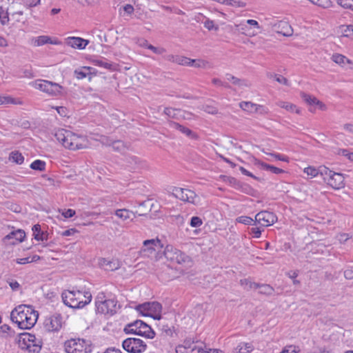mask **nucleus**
Returning <instances> with one entry per match:
<instances>
[{
    "mask_svg": "<svg viewBox=\"0 0 353 353\" xmlns=\"http://www.w3.org/2000/svg\"><path fill=\"white\" fill-rule=\"evenodd\" d=\"M38 315V312L31 306L20 305L12 310L10 319L19 328L28 330L35 325Z\"/></svg>",
    "mask_w": 353,
    "mask_h": 353,
    "instance_id": "f257e3e1",
    "label": "nucleus"
},
{
    "mask_svg": "<svg viewBox=\"0 0 353 353\" xmlns=\"http://www.w3.org/2000/svg\"><path fill=\"white\" fill-rule=\"evenodd\" d=\"M54 137L65 148L72 150L82 148L80 138L70 130L58 129L54 132Z\"/></svg>",
    "mask_w": 353,
    "mask_h": 353,
    "instance_id": "f03ea898",
    "label": "nucleus"
},
{
    "mask_svg": "<svg viewBox=\"0 0 353 353\" xmlns=\"http://www.w3.org/2000/svg\"><path fill=\"white\" fill-rule=\"evenodd\" d=\"M63 303L74 309L83 307V292L79 290H64L61 294Z\"/></svg>",
    "mask_w": 353,
    "mask_h": 353,
    "instance_id": "7ed1b4c3",
    "label": "nucleus"
},
{
    "mask_svg": "<svg viewBox=\"0 0 353 353\" xmlns=\"http://www.w3.org/2000/svg\"><path fill=\"white\" fill-rule=\"evenodd\" d=\"M64 347L67 353H90L92 351L90 341L80 339L68 340Z\"/></svg>",
    "mask_w": 353,
    "mask_h": 353,
    "instance_id": "20e7f679",
    "label": "nucleus"
},
{
    "mask_svg": "<svg viewBox=\"0 0 353 353\" xmlns=\"http://www.w3.org/2000/svg\"><path fill=\"white\" fill-rule=\"evenodd\" d=\"M135 309L143 316H150L154 319H161L162 306L159 302H145L137 305Z\"/></svg>",
    "mask_w": 353,
    "mask_h": 353,
    "instance_id": "39448f33",
    "label": "nucleus"
},
{
    "mask_svg": "<svg viewBox=\"0 0 353 353\" xmlns=\"http://www.w3.org/2000/svg\"><path fill=\"white\" fill-rule=\"evenodd\" d=\"M19 345L22 350H26L32 353H39L41 348L39 341L37 342L36 336L26 332L20 334Z\"/></svg>",
    "mask_w": 353,
    "mask_h": 353,
    "instance_id": "423d86ee",
    "label": "nucleus"
},
{
    "mask_svg": "<svg viewBox=\"0 0 353 353\" xmlns=\"http://www.w3.org/2000/svg\"><path fill=\"white\" fill-rule=\"evenodd\" d=\"M35 88L52 96L61 95L63 89L59 83L47 80L36 81Z\"/></svg>",
    "mask_w": 353,
    "mask_h": 353,
    "instance_id": "0eeeda50",
    "label": "nucleus"
},
{
    "mask_svg": "<svg viewBox=\"0 0 353 353\" xmlns=\"http://www.w3.org/2000/svg\"><path fill=\"white\" fill-rule=\"evenodd\" d=\"M122 346L130 353H141L145 350L147 345L140 339L128 338L123 341Z\"/></svg>",
    "mask_w": 353,
    "mask_h": 353,
    "instance_id": "6e6552de",
    "label": "nucleus"
},
{
    "mask_svg": "<svg viewBox=\"0 0 353 353\" xmlns=\"http://www.w3.org/2000/svg\"><path fill=\"white\" fill-rule=\"evenodd\" d=\"M164 256L172 262H175L178 264L185 262L187 256L182 253L180 250L174 248L171 245H168L164 251Z\"/></svg>",
    "mask_w": 353,
    "mask_h": 353,
    "instance_id": "1a4fd4ad",
    "label": "nucleus"
},
{
    "mask_svg": "<svg viewBox=\"0 0 353 353\" xmlns=\"http://www.w3.org/2000/svg\"><path fill=\"white\" fill-rule=\"evenodd\" d=\"M118 307L114 299L101 300L96 303L97 312L101 314L113 315Z\"/></svg>",
    "mask_w": 353,
    "mask_h": 353,
    "instance_id": "9d476101",
    "label": "nucleus"
},
{
    "mask_svg": "<svg viewBox=\"0 0 353 353\" xmlns=\"http://www.w3.org/2000/svg\"><path fill=\"white\" fill-rule=\"evenodd\" d=\"M172 191L173 195L181 201H187L193 204H195L197 202L196 194L192 190L175 187Z\"/></svg>",
    "mask_w": 353,
    "mask_h": 353,
    "instance_id": "9b49d317",
    "label": "nucleus"
},
{
    "mask_svg": "<svg viewBox=\"0 0 353 353\" xmlns=\"http://www.w3.org/2000/svg\"><path fill=\"white\" fill-rule=\"evenodd\" d=\"M277 220L276 216L269 211H261L255 216V221L263 227L272 225Z\"/></svg>",
    "mask_w": 353,
    "mask_h": 353,
    "instance_id": "f8f14e48",
    "label": "nucleus"
},
{
    "mask_svg": "<svg viewBox=\"0 0 353 353\" xmlns=\"http://www.w3.org/2000/svg\"><path fill=\"white\" fill-rule=\"evenodd\" d=\"M273 31L284 37H290L293 34V29L288 21H279L270 23Z\"/></svg>",
    "mask_w": 353,
    "mask_h": 353,
    "instance_id": "ddd939ff",
    "label": "nucleus"
},
{
    "mask_svg": "<svg viewBox=\"0 0 353 353\" xmlns=\"http://www.w3.org/2000/svg\"><path fill=\"white\" fill-rule=\"evenodd\" d=\"M44 327L48 332L58 331L61 327V315H53L46 319L44 322Z\"/></svg>",
    "mask_w": 353,
    "mask_h": 353,
    "instance_id": "4468645a",
    "label": "nucleus"
},
{
    "mask_svg": "<svg viewBox=\"0 0 353 353\" xmlns=\"http://www.w3.org/2000/svg\"><path fill=\"white\" fill-rule=\"evenodd\" d=\"M241 285L249 284L250 288H259V293L261 294L270 296L273 294L274 292V288L268 284L259 285V283L250 282L247 279L241 280Z\"/></svg>",
    "mask_w": 353,
    "mask_h": 353,
    "instance_id": "2eb2a0df",
    "label": "nucleus"
},
{
    "mask_svg": "<svg viewBox=\"0 0 353 353\" xmlns=\"http://www.w3.org/2000/svg\"><path fill=\"white\" fill-rule=\"evenodd\" d=\"M168 125L170 128L179 131L181 133L185 134L192 139L196 140L199 139V136L196 133L193 132L190 128L179 124V123L172 121H168Z\"/></svg>",
    "mask_w": 353,
    "mask_h": 353,
    "instance_id": "dca6fc26",
    "label": "nucleus"
},
{
    "mask_svg": "<svg viewBox=\"0 0 353 353\" xmlns=\"http://www.w3.org/2000/svg\"><path fill=\"white\" fill-rule=\"evenodd\" d=\"M65 43L73 48L83 50L89 43V41L81 37H72L66 39Z\"/></svg>",
    "mask_w": 353,
    "mask_h": 353,
    "instance_id": "f3484780",
    "label": "nucleus"
},
{
    "mask_svg": "<svg viewBox=\"0 0 353 353\" xmlns=\"http://www.w3.org/2000/svg\"><path fill=\"white\" fill-rule=\"evenodd\" d=\"M344 176L338 172H333L330 178H328L327 184L334 189H340L344 187Z\"/></svg>",
    "mask_w": 353,
    "mask_h": 353,
    "instance_id": "a211bd4d",
    "label": "nucleus"
},
{
    "mask_svg": "<svg viewBox=\"0 0 353 353\" xmlns=\"http://www.w3.org/2000/svg\"><path fill=\"white\" fill-rule=\"evenodd\" d=\"M162 247L163 245L159 239L145 240L143 242V246L141 249V252L143 253L148 252V254H151L152 251H155L157 248H161Z\"/></svg>",
    "mask_w": 353,
    "mask_h": 353,
    "instance_id": "6ab92c4d",
    "label": "nucleus"
},
{
    "mask_svg": "<svg viewBox=\"0 0 353 353\" xmlns=\"http://www.w3.org/2000/svg\"><path fill=\"white\" fill-rule=\"evenodd\" d=\"M26 237V233L22 230H17L15 231H12L10 233H9L8 235H6L4 237V241H8L10 239H14L12 242H10L11 244L15 245L18 243L22 242Z\"/></svg>",
    "mask_w": 353,
    "mask_h": 353,
    "instance_id": "aec40b11",
    "label": "nucleus"
},
{
    "mask_svg": "<svg viewBox=\"0 0 353 353\" xmlns=\"http://www.w3.org/2000/svg\"><path fill=\"white\" fill-rule=\"evenodd\" d=\"M164 114L168 117L172 119H179L180 118L185 119L187 114L186 112L181 110V109H175L172 108H165L164 109ZM188 115H191V113H188Z\"/></svg>",
    "mask_w": 353,
    "mask_h": 353,
    "instance_id": "412c9836",
    "label": "nucleus"
},
{
    "mask_svg": "<svg viewBox=\"0 0 353 353\" xmlns=\"http://www.w3.org/2000/svg\"><path fill=\"white\" fill-rule=\"evenodd\" d=\"M332 60L341 67H344L346 64H348L349 69L353 70V61L343 54H334L332 57Z\"/></svg>",
    "mask_w": 353,
    "mask_h": 353,
    "instance_id": "4be33fe9",
    "label": "nucleus"
},
{
    "mask_svg": "<svg viewBox=\"0 0 353 353\" xmlns=\"http://www.w3.org/2000/svg\"><path fill=\"white\" fill-rule=\"evenodd\" d=\"M140 325L141 326L140 329H139V336L150 339H153L155 336L156 334L150 325H148L143 321L140 322Z\"/></svg>",
    "mask_w": 353,
    "mask_h": 353,
    "instance_id": "5701e85b",
    "label": "nucleus"
},
{
    "mask_svg": "<svg viewBox=\"0 0 353 353\" xmlns=\"http://www.w3.org/2000/svg\"><path fill=\"white\" fill-rule=\"evenodd\" d=\"M226 77L228 81L232 82V84L239 86V88H250L251 86L250 82L247 79H239L230 74H227Z\"/></svg>",
    "mask_w": 353,
    "mask_h": 353,
    "instance_id": "b1692460",
    "label": "nucleus"
},
{
    "mask_svg": "<svg viewBox=\"0 0 353 353\" xmlns=\"http://www.w3.org/2000/svg\"><path fill=\"white\" fill-rule=\"evenodd\" d=\"M239 107L244 111L253 113L257 112L261 109H263V106L254 103L250 101H242L239 103Z\"/></svg>",
    "mask_w": 353,
    "mask_h": 353,
    "instance_id": "393cba45",
    "label": "nucleus"
},
{
    "mask_svg": "<svg viewBox=\"0 0 353 353\" xmlns=\"http://www.w3.org/2000/svg\"><path fill=\"white\" fill-rule=\"evenodd\" d=\"M34 238L37 241H46L48 238V234L46 232L41 231V225L36 224L32 227Z\"/></svg>",
    "mask_w": 353,
    "mask_h": 353,
    "instance_id": "a878e982",
    "label": "nucleus"
},
{
    "mask_svg": "<svg viewBox=\"0 0 353 353\" xmlns=\"http://www.w3.org/2000/svg\"><path fill=\"white\" fill-rule=\"evenodd\" d=\"M140 322H142L141 320H137L132 323H128L125 327L123 331L126 334H134L137 335H139V329L141 327Z\"/></svg>",
    "mask_w": 353,
    "mask_h": 353,
    "instance_id": "bb28decb",
    "label": "nucleus"
},
{
    "mask_svg": "<svg viewBox=\"0 0 353 353\" xmlns=\"http://www.w3.org/2000/svg\"><path fill=\"white\" fill-rule=\"evenodd\" d=\"M254 349L252 343L241 342L234 349V353H251Z\"/></svg>",
    "mask_w": 353,
    "mask_h": 353,
    "instance_id": "cd10ccee",
    "label": "nucleus"
},
{
    "mask_svg": "<svg viewBox=\"0 0 353 353\" xmlns=\"http://www.w3.org/2000/svg\"><path fill=\"white\" fill-rule=\"evenodd\" d=\"M32 43L34 46H41L46 43L56 44L57 42H53L51 38L48 36H39L32 39Z\"/></svg>",
    "mask_w": 353,
    "mask_h": 353,
    "instance_id": "c85d7f7f",
    "label": "nucleus"
},
{
    "mask_svg": "<svg viewBox=\"0 0 353 353\" xmlns=\"http://www.w3.org/2000/svg\"><path fill=\"white\" fill-rule=\"evenodd\" d=\"M115 214L123 220H126L128 219H133V218L136 216L134 212L126 209L117 210L115 212Z\"/></svg>",
    "mask_w": 353,
    "mask_h": 353,
    "instance_id": "c756f323",
    "label": "nucleus"
},
{
    "mask_svg": "<svg viewBox=\"0 0 353 353\" xmlns=\"http://www.w3.org/2000/svg\"><path fill=\"white\" fill-rule=\"evenodd\" d=\"M101 264L104 266L107 270L110 271L117 270L120 267L119 262L117 260L108 261L105 259H103Z\"/></svg>",
    "mask_w": 353,
    "mask_h": 353,
    "instance_id": "7c9ffc66",
    "label": "nucleus"
},
{
    "mask_svg": "<svg viewBox=\"0 0 353 353\" xmlns=\"http://www.w3.org/2000/svg\"><path fill=\"white\" fill-rule=\"evenodd\" d=\"M194 62V59H191L190 58H188V57H183V56L176 55V57L175 58V63L179 65H187V66L193 65Z\"/></svg>",
    "mask_w": 353,
    "mask_h": 353,
    "instance_id": "2f4dec72",
    "label": "nucleus"
},
{
    "mask_svg": "<svg viewBox=\"0 0 353 353\" xmlns=\"http://www.w3.org/2000/svg\"><path fill=\"white\" fill-rule=\"evenodd\" d=\"M259 164H260V165L261 166V168L263 170L270 171L272 173H274V174H279L285 172V171L283 170H282L281 168H279L277 167H275L274 165H269V164L265 163L264 162H261V163H259Z\"/></svg>",
    "mask_w": 353,
    "mask_h": 353,
    "instance_id": "473e14b6",
    "label": "nucleus"
},
{
    "mask_svg": "<svg viewBox=\"0 0 353 353\" xmlns=\"http://www.w3.org/2000/svg\"><path fill=\"white\" fill-rule=\"evenodd\" d=\"M152 205H150V201H143L142 203H141L139 204V210L137 211L136 212H134L135 214H137L138 216H144L145 214H147V213L148 212L150 211V206Z\"/></svg>",
    "mask_w": 353,
    "mask_h": 353,
    "instance_id": "72a5a7b5",
    "label": "nucleus"
},
{
    "mask_svg": "<svg viewBox=\"0 0 353 353\" xmlns=\"http://www.w3.org/2000/svg\"><path fill=\"white\" fill-rule=\"evenodd\" d=\"M333 171L330 170L328 168L321 165L319 167V174L323 176L324 181L327 183L328 178H330L333 174Z\"/></svg>",
    "mask_w": 353,
    "mask_h": 353,
    "instance_id": "f704fd0d",
    "label": "nucleus"
},
{
    "mask_svg": "<svg viewBox=\"0 0 353 353\" xmlns=\"http://www.w3.org/2000/svg\"><path fill=\"white\" fill-rule=\"evenodd\" d=\"M223 181L225 183H229L232 186L234 187L236 189H241L242 187L241 183L235 178L228 176H221Z\"/></svg>",
    "mask_w": 353,
    "mask_h": 353,
    "instance_id": "c9c22d12",
    "label": "nucleus"
},
{
    "mask_svg": "<svg viewBox=\"0 0 353 353\" xmlns=\"http://www.w3.org/2000/svg\"><path fill=\"white\" fill-rule=\"evenodd\" d=\"M339 28L343 37L353 38L352 25H343Z\"/></svg>",
    "mask_w": 353,
    "mask_h": 353,
    "instance_id": "e433bc0d",
    "label": "nucleus"
},
{
    "mask_svg": "<svg viewBox=\"0 0 353 353\" xmlns=\"http://www.w3.org/2000/svg\"><path fill=\"white\" fill-rule=\"evenodd\" d=\"M93 63L97 66L104 68L108 70H112V64L110 62L108 61L105 59L101 58L95 59L93 61Z\"/></svg>",
    "mask_w": 353,
    "mask_h": 353,
    "instance_id": "4c0bfd02",
    "label": "nucleus"
},
{
    "mask_svg": "<svg viewBox=\"0 0 353 353\" xmlns=\"http://www.w3.org/2000/svg\"><path fill=\"white\" fill-rule=\"evenodd\" d=\"M301 97L302 99L310 105H316V103H319V99H317L315 97L307 94L305 92H301Z\"/></svg>",
    "mask_w": 353,
    "mask_h": 353,
    "instance_id": "58836bf2",
    "label": "nucleus"
},
{
    "mask_svg": "<svg viewBox=\"0 0 353 353\" xmlns=\"http://www.w3.org/2000/svg\"><path fill=\"white\" fill-rule=\"evenodd\" d=\"M10 159L12 160L13 162L20 165L23 163L24 161V157L19 152L14 151L10 153Z\"/></svg>",
    "mask_w": 353,
    "mask_h": 353,
    "instance_id": "ea45409f",
    "label": "nucleus"
},
{
    "mask_svg": "<svg viewBox=\"0 0 353 353\" xmlns=\"http://www.w3.org/2000/svg\"><path fill=\"white\" fill-rule=\"evenodd\" d=\"M30 168L34 170L43 171L46 169V162L41 160H36L30 164Z\"/></svg>",
    "mask_w": 353,
    "mask_h": 353,
    "instance_id": "a19ab883",
    "label": "nucleus"
},
{
    "mask_svg": "<svg viewBox=\"0 0 353 353\" xmlns=\"http://www.w3.org/2000/svg\"><path fill=\"white\" fill-rule=\"evenodd\" d=\"M194 62L192 66L195 68H211L212 66L210 63L205 60L202 59H194Z\"/></svg>",
    "mask_w": 353,
    "mask_h": 353,
    "instance_id": "79ce46f5",
    "label": "nucleus"
},
{
    "mask_svg": "<svg viewBox=\"0 0 353 353\" xmlns=\"http://www.w3.org/2000/svg\"><path fill=\"white\" fill-rule=\"evenodd\" d=\"M279 106L282 108H285V110L288 111H295L296 113L300 114V110L299 108H296V105L292 103H289L287 102L281 101L279 103Z\"/></svg>",
    "mask_w": 353,
    "mask_h": 353,
    "instance_id": "37998d69",
    "label": "nucleus"
},
{
    "mask_svg": "<svg viewBox=\"0 0 353 353\" xmlns=\"http://www.w3.org/2000/svg\"><path fill=\"white\" fill-rule=\"evenodd\" d=\"M100 141L101 142V143L103 145H112V147H114L115 144L122 145V142L121 141H113L107 137H101Z\"/></svg>",
    "mask_w": 353,
    "mask_h": 353,
    "instance_id": "c03bdc74",
    "label": "nucleus"
},
{
    "mask_svg": "<svg viewBox=\"0 0 353 353\" xmlns=\"http://www.w3.org/2000/svg\"><path fill=\"white\" fill-rule=\"evenodd\" d=\"M263 153L266 154L267 155L271 156L274 157L276 159L279 161H282L284 162H288L289 158L286 156L278 154V153H271V152H267L264 150H262Z\"/></svg>",
    "mask_w": 353,
    "mask_h": 353,
    "instance_id": "a18cd8bd",
    "label": "nucleus"
},
{
    "mask_svg": "<svg viewBox=\"0 0 353 353\" xmlns=\"http://www.w3.org/2000/svg\"><path fill=\"white\" fill-rule=\"evenodd\" d=\"M90 70V68H84L83 69L79 70H76L74 71L76 77L79 79H83L85 78L89 74V73L85 72V70Z\"/></svg>",
    "mask_w": 353,
    "mask_h": 353,
    "instance_id": "49530a36",
    "label": "nucleus"
},
{
    "mask_svg": "<svg viewBox=\"0 0 353 353\" xmlns=\"http://www.w3.org/2000/svg\"><path fill=\"white\" fill-rule=\"evenodd\" d=\"M337 3L344 8H348L353 10V0H338Z\"/></svg>",
    "mask_w": 353,
    "mask_h": 353,
    "instance_id": "de8ad7c7",
    "label": "nucleus"
},
{
    "mask_svg": "<svg viewBox=\"0 0 353 353\" xmlns=\"http://www.w3.org/2000/svg\"><path fill=\"white\" fill-rule=\"evenodd\" d=\"M226 5L232 6L238 8H244L246 6L245 2L238 0H226Z\"/></svg>",
    "mask_w": 353,
    "mask_h": 353,
    "instance_id": "09e8293b",
    "label": "nucleus"
},
{
    "mask_svg": "<svg viewBox=\"0 0 353 353\" xmlns=\"http://www.w3.org/2000/svg\"><path fill=\"white\" fill-rule=\"evenodd\" d=\"M304 172L307 174L308 176H311L312 177L316 176L319 174V168L316 169L313 167H307L304 169Z\"/></svg>",
    "mask_w": 353,
    "mask_h": 353,
    "instance_id": "8fccbe9b",
    "label": "nucleus"
},
{
    "mask_svg": "<svg viewBox=\"0 0 353 353\" xmlns=\"http://www.w3.org/2000/svg\"><path fill=\"white\" fill-rule=\"evenodd\" d=\"M202 220L199 216H193L190 220V225L194 228L199 227L202 225Z\"/></svg>",
    "mask_w": 353,
    "mask_h": 353,
    "instance_id": "3c124183",
    "label": "nucleus"
},
{
    "mask_svg": "<svg viewBox=\"0 0 353 353\" xmlns=\"http://www.w3.org/2000/svg\"><path fill=\"white\" fill-rule=\"evenodd\" d=\"M202 109L208 114H216L218 113V109L216 107L212 105H203Z\"/></svg>",
    "mask_w": 353,
    "mask_h": 353,
    "instance_id": "603ef678",
    "label": "nucleus"
},
{
    "mask_svg": "<svg viewBox=\"0 0 353 353\" xmlns=\"http://www.w3.org/2000/svg\"><path fill=\"white\" fill-rule=\"evenodd\" d=\"M204 26L208 30H219V27L217 26H215L214 23V21H212V20H210V19H207L205 22H204Z\"/></svg>",
    "mask_w": 353,
    "mask_h": 353,
    "instance_id": "864d4df0",
    "label": "nucleus"
},
{
    "mask_svg": "<svg viewBox=\"0 0 353 353\" xmlns=\"http://www.w3.org/2000/svg\"><path fill=\"white\" fill-rule=\"evenodd\" d=\"M236 221L239 223H243L245 225H249L253 221V219L252 218H250V216H241L238 217L236 219Z\"/></svg>",
    "mask_w": 353,
    "mask_h": 353,
    "instance_id": "5fc2aeb1",
    "label": "nucleus"
},
{
    "mask_svg": "<svg viewBox=\"0 0 353 353\" xmlns=\"http://www.w3.org/2000/svg\"><path fill=\"white\" fill-rule=\"evenodd\" d=\"M10 327L7 325H3L0 327V337L6 338L8 335V331Z\"/></svg>",
    "mask_w": 353,
    "mask_h": 353,
    "instance_id": "6e6d98bb",
    "label": "nucleus"
},
{
    "mask_svg": "<svg viewBox=\"0 0 353 353\" xmlns=\"http://www.w3.org/2000/svg\"><path fill=\"white\" fill-rule=\"evenodd\" d=\"M161 327V330L162 331V333L164 334L165 336L172 335V329L170 326H168V325L162 324Z\"/></svg>",
    "mask_w": 353,
    "mask_h": 353,
    "instance_id": "4d7b16f0",
    "label": "nucleus"
},
{
    "mask_svg": "<svg viewBox=\"0 0 353 353\" xmlns=\"http://www.w3.org/2000/svg\"><path fill=\"white\" fill-rule=\"evenodd\" d=\"M41 0H23V4L28 8L37 6L40 3Z\"/></svg>",
    "mask_w": 353,
    "mask_h": 353,
    "instance_id": "13d9d810",
    "label": "nucleus"
},
{
    "mask_svg": "<svg viewBox=\"0 0 353 353\" xmlns=\"http://www.w3.org/2000/svg\"><path fill=\"white\" fill-rule=\"evenodd\" d=\"M147 48L151 50L153 52L158 54H161L165 52V50L163 48H157L151 44L147 45Z\"/></svg>",
    "mask_w": 353,
    "mask_h": 353,
    "instance_id": "bf43d9fd",
    "label": "nucleus"
},
{
    "mask_svg": "<svg viewBox=\"0 0 353 353\" xmlns=\"http://www.w3.org/2000/svg\"><path fill=\"white\" fill-rule=\"evenodd\" d=\"M274 79L279 83H281V84H283L285 85H289L288 80L285 77H283L281 74L274 75Z\"/></svg>",
    "mask_w": 353,
    "mask_h": 353,
    "instance_id": "052dcab7",
    "label": "nucleus"
},
{
    "mask_svg": "<svg viewBox=\"0 0 353 353\" xmlns=\"http://www.w3.org/2000/svg\"><path fill=\"white\" fill-rule=\"evenodd\" d=\"M8 283L9 284L11 289L14 291H17L20 288L19 283L15 280L10 279L8 281Z\"/></svg>",
    "mask_w": 353,
    "mask_h": 353,
    "instance_id": "680f3d73",
    "label": "nucleus"
},
{
    "mask_svg": "<svg viewBox=\"0 0 353 353\" xmlns=\"http://www.w3.org/2000/svg\"><path fill=\"white\" fill-rule=\"evenodd\" d=\"M83 299L85 300H83V307L88 304L91 300H92V295L89 292H85L84 294L83 293Z\"/></svg>",
    "mask_w": 353,
    "mask_h": 353,
    "instance_id": "e2e57ef3",
    "label": "nucleus"
},
{
    "mask_svg": "<svg viewBox=\"0 0 353 353\" xmlns=\"http://www.w3.org/2000/svg\"><path fill=\"white\" fill-rule=\"evenodd\" d=\"M250 234H253V236L255 238H259L261 234V230L259 228L253 227L250 229Z\"/></svg>",
    "mask_w": 353,
    "mask_h": 353,
    "instance_id": "0e129e2a",
    "label": "nucleus"
},
{
    "mask_svg": "<svg viewBox=\"0 0 353 353\" xmlns=\"http://www.w3.org/2000/svg\"><path fill=\"white\" fill-rule=\"evenodd\" d=\"M176 353H190V350L184 345H178L176 347Z\"/></svg>",
    "mask_w": 353,
    "mask_h": 353,
    "instance_id": "69168bd1",
    "label": "nucleus"
},
{
    "mask_svg": "<svg viewBox=\"0 0 353 353\" xmlns=\"http://www.w3.org/2000/svg\"><path fill=\"white\" fill-rule=\"evenodd\" d=\"M57 112L61 115V117H65L67 114V109L65 107L63 106H57L55 108Z\"/></svg>",
    "mask_w": 353,
    "mask_h": 353,
    "instance_id": "338daca9",
    "label": "nucleus"
},
{
    "mask_svg": "<svg viewBox=\"0 0 353 353\" xmlns=\"http://www.w3.org/2000/svg\"><path fill=\"white\" fill-rule=\"evenodd\" d=\"M344 276L345 279H353V270L352 269H350V270H346L344 271Z\"/></svg>",
    "mask_w": 353,
    "mask_h": 353,
    "instance_id": "774afa93",
    "label": "nucleus"
}]
</instances>
